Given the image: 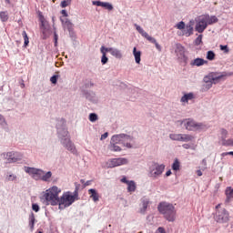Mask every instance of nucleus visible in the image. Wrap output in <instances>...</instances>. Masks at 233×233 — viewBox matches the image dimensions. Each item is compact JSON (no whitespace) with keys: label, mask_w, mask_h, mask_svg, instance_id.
Instances as JSON below:
<instances>
[{"label":"nucleus","mask_w":233,"mask_h":233,"mask_svg":"<svg viewBox=\"0 0 233 233\" xmlns=\"http://www.w3.org/2000/svg\"><path fill=\"white\" fill-rule=\"evenodd\" d=\"M227 77V73L210 72L203 77L200 92H208L213 85H218L221 79Z\"/></svg>","instance_id":"obj_1"},{"label":"nucleus","mask_w":233,"mask_h":233,"mask_svg":"<svg viewBox=\"0 0 233 233\" xmlns=\"http://www.w3.org/2000/svg\"><path fill=\"white\" fill-rule=\"evenodd\" d=\"M59 192H61V189L56 186L47 189L42 198L44 203L46 205H52L53 207L59 205Z\"/></svg>","instance_id":"obj_2"},{"label":"nucleus","mask_w":233,"mask_h":233,"mask_svg":"<svg viewBox=\"0 0 233 233\" xmlns=\"http://www.w3.org/2000/svg\"><path fill=\"white\" fill-rule=\"evenodd\" d=\"M178 123L190 132H200L201 130H208V125L204 123L196 122L192 118H186L184 120H179Z\"/></svg>","instance_id":"obj_3"},{"label":"nucleus","mask_w":233,"mask_h":233,"mask_svg":"<svg viewBox=\"0 0 233 233\" xmlns=\"http://www.w3.org/2000/svg\"><path fill=\"white\" fill-rule=\"evenodd\" d=\"M158 212L164 216L167 221L174 222L176 221V208L174 205L168 202H161L158 207Z\"/></svg>","instance_id":"obj_4"},{"label":"nucleus","mask_w":233,"mask_h":233,"mask_svg":"<svg viewBox=\"0 0 233 233\" xmlns=\"http://www.w3.org/2000/svg\"><path fill=\"white\" fill-rule=\"evenodd\" d=\"M75 187H76V189H75L74 195H70V193L68 192L64 194L59 198L58 205H59L60 210H63V208H66V207H70V205H72V203H74V201L77 199V196H78V192L81 185L75 183Z\"/></svg>","instance_id":"obj_5"},{"label":"nucleus","mask_w":233,"mask_h":233,"mask_svg":"<svg viewBox=\"0 0 233 233\" xmlns=\"http://www.w3.org/2000/svg\"><path fill=\"white\" fill-rule=\"evenodd\" d=\"M57 137L60 143H63L64 139H70L68 129H66V123L65 119H60L56 123Z\"/></svg>","instance_id":"obj_6"},{"label":"nucleus","mask_w":233,"mask_h":233,"mask_svg":"<svg viewBox=\"0 0 233 233\" xmlns=\"http://www.w3.org/2000/svg\"><path fill=\"white\" fill-rule=\"evenodd\" d=\"M163 172H165V165L154 163L149 167V177L157 179V177H161Z\"/></svg>","instance_id":"obj_7"},{"label":"nucleus","mask_w":233,"mask_h":233,"mask_svg":"<svg viewBox=\"0 0 233 233\" xmlns=\"http://www.w3.org/2000/svg\"><path fill=\"white\" fill-rule=\"evenodd\" d=\"M134 26L136 27L137 32H138V34H140V35H142V37H145L146 39H147V41H149V43H153V45H155L157 50H158V52H161L162 47L157 43V40H156V38L150 36L148 35V33L145 32V30L142 29L141 26L138 25L137 24H135Z\"/></svg>","instance_id":"obj_8"},{"label":"nucleus","mask_w":233,"mask_h":233,"mask_svg":"<svg viewBox=\"0 0 233 233\" xmlns=\"http://www.w3.org/2000/svg\"><path fill=\"white\" fill-rule=\"evenodd\" d=\"M2 156L7 163H17V161H21V159H23V153L18 151H9L2 154Z\"/></svg>","instance_id":"obj_9"},{"label":"nucleus","mask_w":233,"mask_h":233,"mask_svg":"<svg viewBox=\"0 0 233 233\" xmlns=\"http://www.w3.org/2000/svg\"><path fill=\"white\" fill-rule=\"evenodd\" d=\"M214 219L217 221V223H228L230 215L227 209L221 208L216 211Z\"/></svg>","instance_id":"obj_10"},{"label":"nucleus","mask_w":233,"mask_h":233,"mask_svg":"<svg viewBox=\"0 0 233 233\" xmlns=\"http://www.w3.org/2000/svg\"><path fill=\"white\" fill-rule=\"evenodd\" d=\"M121 165H128V159L125 157L111 158L106 161L104 167L106 168H116V167H121Z\"/></svg>","instance_id":"obj_11"},{"label":"nucleus","mask_w":233,"mask_h":233,"mask_svg":"<svg viewBox=\"0 0 233 233\" xmlns=\"http://www.w3.org/2000/svg\"><path fill=\"white\" fill-rule=\"evenodd\" d=\"M25 172L29 174V176L32 177L35 181H39V179H41V176L45 174L44 170L30 167H25Z\"/></svg>","instance_id":"obj_12"},{"label":"nucleus","mask_w":233,"mask_h":233,"mask_svg":"<svg viewBox=\"0 0 233 233\" xmlns=\"http://www.w3.org/2000/svg\"><path fill=\"white\" fill-rule=\"evenodd\" d=\"M60 143L64 147V148H66V150H68V152L74 154L75 156L77 155V149L76 148V145L72 142L70 138L64 139Z\"/></svg>","instance_id":"obj_13"},{"label":"nucleus","mask_w":233,"mask_h":233,"mask_svg":"<svg viewBox=\"0 0 233 233\" xmlns=\"http://www.w3.org/2000/svg\"><path fill=\"white\" fill-rule=\"evenodd\" d=\"M207 22L205 21L204 16H200L198 18L197 20V24L195 26V30L196 32H198V34H203V32H205V30H207Z\"/></svg>","instance_id":"obj_14"},{"label":"nucleus","mask_w":233,"mask_h":233,"mask_svg":"<svg viewBox=\"0 0 233 233\" xmlns=\"http://www.w3.org/2000/svg\"><path fill=\"white\" fill-rule=\"evenodd\" d=\"M40 21H41V25L40 28L42 30V34L44 35H50V25H48V21H46L45 19V17H40Z\"/></svg>","instance_id":"obj_15"},{"label":"nucleus","mask_w":233,"mask_h":233,"mask_svg":"<svg viewBox=\"0 0 233 233\" xmlns=\"http://www.w3.org/2000/svg\"><path fill=\"white\" fill-rule=\"evenodd\" d=\"M84 97H86V99H87L91 103H98L99 101V97H97V95H96L94 91H85Z\"/></svg>","instance_id":"obj_16"},{"label":"nucleus","mask_w":233,"mask_h":233,"mask_svg":"<svg viewBox=\"0 0 233 233\" xmlns=\"http://www.w3.org/2000/svg\"><path fill=\"white\" fill-rule=\"evenodd\" d=\"M106 52H109L116 59H123V52L116 47H106Z\"/></svg>","instance_id":"obj_17"},{"label":"nucleus","mask_w":233,"mask_h":233,"mask_svg":"<svg viewBox=\"0 0 233 233\" xmlns=\"http://www.w3.org/2000/svg\"><path fill=\"white\" fill-rule=\"evenodd\" d=\"M92 5H94V6H102V8H105L109 12H112V10H114V5L108 2L93 1Z\"/></svg>","instance_id":"obj_18"},{"label":"nucleus","mask_w":233,"mask_h":233,"mask_svg":"<svg viewBox=\"0 0 233 233\" xmlns=\"http://www.w3.org/2000/svg\"><path fill=\"white\" fill-rule=\"evenodd\" d=\"M122 145L127 148H132V141H134V137H130L129 135L123 134L122 135Z\"/></svg>","instance_id":"obj_19"},{"label":"nucleus","mask_w":233,"mask_h":233,"mask_svg":"<svg viewBox=\"0 0 233 233\" xmlns=\"http://www.w3.org/2000/svg\"><path fill=\"white\" fill-rule=\"evenodd\" d=\"M175 53L178 59H184L185 57V47L181 44H177Z\"/></svg>","instance_id":"obj_20"},{"label":"nucleus","mask_w":233,"mask_h":233,"mask_svg":"<svg viewBox=\"0 0 233 233\" xmlns=\"http://www.w3.org/2000/svg\"><path fill=\"white\" fill-rule=\"evenodd\" d=\"M204 17V21H206V25L208 26V25H215V23H218V21H219V19H218L216 17V15H202Z\"/></svg>","instance_id":"obj_21"},{"label":"nucleus","mask_w":233,"mask_h":233,"mask_svg":"<svg viewBox=\"0 0 233 233\" xmlns=\"http://www.w3.org/2000/svg\"><path fill=\"white\" fill-rule=\"evenodd\" d=\"M203 65H208V61L203 58H196L190 62L191 66H203Z\"/></svg>","instance_id":"obj_22"},{"label":"nucleus","mask_w":233,"mask_h":233,"mask_svg":"<svg viewBox=\"0 0 233 233\" xmlns=\"http://www.w3.org/2000/svg\"><path fill=\"white\" fill-rule=\"evenodd\" d=\"M142 207L140 208V214H146L148 205H150V200L147 198L141 199Z\"/></svg>","instance_id":"obj_23"},{"label":"nucleus","mask_w":233,"mask_h":233,"mask_svg":"<svg viewBox=\"0 0 233 233\" xmlns=\"http://www.w3.org/2000/svg\"><path fill=\"white\" fill-rule=\"evenodd\" d=\"M5 181L11 182V183H17V175L14 174L11 171H8L5 174Z\"/></svg>","instance_id":"obj_24"},{"label":"nucleus","mask_w":233,"mask_h":233,"mask_svg":"<svg viewBox=\"0 0 233 233\" xmlns=\"http://www.w3.org/2000/svg\"><path fill=\"white\" fill-rule=\"evenodd\" d=\"M62 25L64 28H67L68 32H72L74 28V24L68 18H61Z\"/></svg>","instance_id":"obj_25"},{"label":"nucleus","mask_w":233,"mask_h":233,"mask_svg":"<svg viewBox=\"0 0 233 233\" xmlns=\"http://www.w3.org/2000/svg\"><path fill=\"white\" fill-rule=\"evenodd\" d=\"M100 52L102 54V57H101V63L102 65H106V63H108V57L106 56V47H105V46H102L100 48Z\"/></svg>","instance_id":"obj_26"},{"label":"nucleus","mask_w":233,"mask_h":233,"mask_svg":"<svg viewBox=\"0 0 233 233\" xmlns=\"http://www.w3.org/2000/svg\"><path fill=\"white\" fill-rule=\"evenodd\" d=\"M194 139H196V137L192 135H188V134H180V141L182 143H188L190 141H194Z\"/></svg>","instance_id":"obj_27"},{"label":"nucleus","mask_w":233,"mask_h":233,"mask_svg":"<svg viewBox=\"0 0 233 233\" xmlns=\"http://www.w3.org/2000/svg\"><path fill=\"white\" fill-rule=\"evenodd\" d=\"M111 143H116V145H123V134L114 135L111 137Z\"/></svg>","instance_id":"obj_28"},{"label":"nucleus","mask_w":233,"mask_h":233,"mask_svg":"<svg viewBox=\"0 0 233 233\" xmlns=\"http://www.w3.org/2000/svg\"><path fill=\"white\" fill-rule=\"evenodd\" d=\"M133 56L135 57V61L137 65H139L141 63V51H137V47L133 48Z\"/></svg>","instance_id":"obj_29"},{"label":"nucleus","mask_w":233,"mask_h":233,"mask_svg":"<svg viewBox=\"0 0 233 233\" xmlns=\"http://www.w3.org/2000/svg\"><path fill=\"white\" fill-rule=\"evenodd\" d=\"M88 194L90 195V198H92L93 201H95V203L99 201V194H97V191L96 189H89Z\"/></svg>","instance_id":"obj_30"},{"label":"nucleus","mask_w":233,"mask_h":233,"mask_svg":"<svg viewBox=\"0 0 233 233\" xmlns=\"http://www.w3.org/2000/svg\"><path fill=\"white\" fill-rule=\"evenodd\" d=\"M192 99H194V93H187L181 97L180 101L181 103H188V101H192Z\"/></svg>","instance_id":"obj_31"},{"label":"nucleus","mask_w":233,"mask_h":233,"mask_svg":"<svg viewBox=\"0 0 233 233\" xmlns=\"http://www.w3.org/2000/svg\"><path fill=\"white\" fill-rule=\"evenodd\" d=\"M226 203H230V199H233V188L232 187H227L226 189Z\"/></svg>","instance_id":"obj_32"},{"label":"nucleus","mask_w":233,"mask_h":233,"mask_svg":"<svg viewBox=\"0 0 233 233\" xmlns=\"http://www.w3.org/2000/svg\"><path fill=\"white\" fill-rule=\"evenodd\" d=\"M51 177H52V173H51V171H47L46 173H45V171H44V174L41 175L40 179H41L42 181L47 182V181H50V178H51Z\"/></svg>","instance_id":"obj_33"},{"label":"nucleus","mask_w":233,"mask_h":233,"mask_svg":"<svg viewBox=\"0 0 233 233\" xmlns=\"http://www.w3.org/2000/svg\"><path fill=\"white\" fill-rule=\"evenodd\" d=\"M220 134H221V143L222 145H225V141H227V136H228V131L225 128L220 129Z\"/></svg>","instance_id":"obj_34"},{"label":"nucleus","mask_w":233,"mask_h":233,"mask_svg":"<svg viewBox=\"0 0 233 233\" xmlns=\"http://www.w3.org/2000/svg\"><path fill=\"white\" fill-rule=\"evenodd\" d=\"M109 150H111V152H121V147L117 146V144L112 143V141H110Z\"/></svg>","instance_id":"obj_35"},{"label":"nucleus","mask_w":233,"mask_h":233,"mask_svg":"<svg viewBox=\"0 0 233 233\" xmlns=\"http://www.w3.org/2000/svg\"><path fill=\"white\" fill-rule=\"evenodd\" d=\"M35 225V216L34 215V213H31V215L29 216V228L30 230H34V226Z\"/></svg>","instance_id":"obj_36"},{"label":"nucleus","mask_w":233,"mask_h":233,"mask_svg":"<svg viewBox=\"0 0 233 233\" xmlns=\"http://www.w3.org/2000/svg\"><path fill=\"white\" fill-rule=\"evenodd\" d=\"M169 139H171V141H181V134H170Z\"/></svg>","instance_id":"obj_37"},{"label":"nucleus","mask_w":233,"mask_h":233,"mask_svg":"<svg viewBox=\"0 0 233 233\" xmlns=\"http://www.w3.org/2000/svg\"><path fill=\"white\" fill-rule=\"evenodd\" d=\"M127 190L129 192H136V182L134 181H129L127 184Z\"/></svg>","instance_id":"obj_38"},{"label":"nucleus","mask_w":233,"mask_h":233,"mask_svg":"<svg viewBox=\"0 0 233 233\" xmlns=\"http://www.w3.org/2000/svg\"><path fill=\"white\" fill-rule=\"evenodd\" d=\"M206 57L208 61H214L216 59V53L214 51H208Z\"/></svg>","instance_id":"obj_39"},{"label":"nucleus","mask_w":233,"mask_h":233,"mask_svg":"<svg viewBox=\"0 0 233 233\" xmlns=\"http://www.w3.org/2000/svg\"><path fill=\"white\" fill-rule=\"evenodd\" d=\"M98 119H99V116H97V114L96 113L89 114V121H91V123H96V121H97Z\"/></svg>","instance_id":"obj_40"},{"label":"nucleus","mask_w":233,"mask_h":233,"mask_svg":"<svg viewBox=\"0 0 233 233\" xmlns=\"http://www.w3.org/2000/svg\"><path fill=\"white\" fill-rule=\"evenodd\" d=\"M179 167H180L179 160L176 158L174 160V163L172 164V169L177 172V170H179Z\"/></svg>","instance_id":"obj_41"},{"label":"nucleus","mask_w":233,"mask_h":233,"mask_svg":"<svg viewBox=\"0 0 233 233\" xmlns=\"http://www.w3.org/2000/svg\"><path fill=\"white\" fill-rule=\"evenodd\" d=\"M0 19L1 21H3L4 23L8 21V13L6 12H1L0 13Z\"/></svg>","instance_id":"obj_42"},{"label":"nucleus","mask_w":233,"mask_h":233,"mask_svg":"<svg viewBox=\"0 0 233 233\" xmlns=\"http://www.w3.org/2000/svg\"><path fill=\"white\" fill-rule=\"evenodd\" d=\"M22 35L24 37V46H28V43H30V41L28 40V35H26V31H23Z\"/></svg>","instance_id":"obj_43"},{"label":"nucleus","mask_w":233,"mask_h":233,"mask_svg":"<svg viewBox=\"0 0 233 233\" xmlns=\"http://www.w3.org/2000/svg\"><path fill=\"white\" fill-rule=\"evenodd\" d=\"M0 127H8V124L6 123V119L3 115L0 114Z\"/></svg>","instance_id":"obj_44"},{"label":"nucleus","mask_w":233,"mask_h":233,"mask_svg":"<svg viewBox=\"0 0 233 233\" xmlns=\"http://www.w3.org/2000/svg\"><path fill=\"white\" fill-rule=\"evenodd\" d=\"M223 147H233V138H228L227 140H224Z\"/></svg>","instance_id":"obj_45"},{"label":"nucleus","mask_w":233,"mask_h":233,"mask_svg":"<svg viewBox=\"0 0 233 233\" xmlns=\"http://www.w3.org/2000/svg\"><path fill=\"white\" fill-rule=\"evenodd\" d=\"M72 3V0H64L61 2L60 6L62 8H66V6H69V5Z\"/></svg>","instance_id":"obj_46"},{"label":"nucleus","mask_w":233,"mask_h":233,"mask_svg":"<svg viewBox=\"0 0 233 233\" xmlns=\"http://www.w3.org/2000/svg\"><path fill=\"white\" fill-rule=\"evenodd\" d=\"M203 43V35H199L196 40H195V45L199 46L200 44Z\"/></svg>","instance_id":"obj_47"},{"label":"nucleus","mask_w":233,"mask_h":233,"mask_svg":"<svg viewBox=\"0 0 233 233\" xmlns=\"http://www.w3.org/2000/svg\"><path fill=\"white\" fill-rule=\"evenodd\" d=\"M176 27L177 30H184L185 28V22L181 21L178 24H177Z\"/></svg>","instance_id":"obj_48"},{"label":"nucleus","mask_w":233,"mask_h":233,"mask_svg":"<svg viewBox=\"0 0 233 233\" xmlns=\"http://www.w3.org/2000/svg\"><path fill=\"white\" fill-rule=\"evenodd\" d=\"M57 77H59L57 75H54L51 78L50 81L53 85H56L57 84Z\"/></svg>","instance_id":"obj_49"},{"label":"nucleus","mask_w":233,"mask_h":233,"mask_svg":"<svg viewBox=\"0 0 233 233\" xmlns=\"http://www.w3.org/2000/svg\"><path fill=\"white\" fill-rule=\"evenodd\" d=\"M187 31L188 35H192V34L194 32V27L192 25H187Z\"/></svg>","instance_id":"obj_50"},{"label":"nucleus","mask_w":233,"mask_h":233,"mask_svg":"<svg viewBox=\"0 0 233 233\" xmlns=\"http://www.w3.org/2000/svg\"><path fill=\"white\" fill-rule=\"evenodd\" d=\"M32 208L35 212H37L39 210V205L37 204H33Z\"/></svg>","instance_id":"obj_51"},{"label":"nucleus","mask_w":233,"mask_h":233,"mask_svg":"<svg viewBox=\"0 0 233 233\" xmlns=\"http://www.w3.org/2000/svg\"><path fill=\"white\" fill-rule=\"evenodd\" d=\"M157 233H167V231L165 230V228L159 227L157 230Z\"/></svg>","instance_id":"obj_52"},{"label":"nucleus","mask_w":233,"mask_h":233,"mask_svg":"<svg viewBox=\"0 0 233 233\" xmlns=\"http://www.w3.org/2000/svg\"><path fill=\"white\" fill-rule=\"evenodd\" d=\"M220 50H224L226 52V54H228V46H220Z\"/></svg>","instance_id":"obj_53"},{"label":"nucleus","mask_w":233,"mask_h":233,"mask_svg":"<svg viewBox=\"0 0 233 233\" xmlns=\"http://www.w3.org/2000/svg\"><path fill=\"white\" fill-rule=\"evenodd\" d=\"M54 39H55V46H57V39H58V37H57V33L56 31L54 33Z\"/></svg>","instance_id":"obj_54"},{"label":"nucleus","mask_w":233,"mask_h":233,"mask_svg":"<svg viewBox=\"0 0 233 233\" xmlns=\"http://www.w3.org/2000/svg\"><path fill=\"white\" fill-rule=\"evenodd\" d=\"M106 137H108V132L104 133V134L101 136L100 139H101V141H103V139H106Z\"/></svg>","instance_id":"obj_55"},{"label":"nucleus","mask_w":233,"mask_h":233,"mask_svg":"<svg viewBox=\"0 0 233 233\" xmlns=\"http://www.w3.org/2000/svg\"><path fill=\"white\" fill-rule=\"evenodd\" d=\"M182 147H183V148H185L186 150H188V148H191L190 144H183Z\"/></svg>","instance_id":"obj_56"},{"label":"nucleus","mask_w":233,"mask_h":233,"mask_svg":"<svg viewBox=\"0 0 233 233\" xmlns=\"http://www.w3.org/2000/svg\"><path fill=\"white\" fill-rule=\"evenodd\" d=\"M61 14L64 15V17H68V13H66V10H62Z\"/></svg>","instance_id":"obj_57"},{"label":"nucleus","mask_w":233,"mask_h":233,"mask_svg":"<svg viewBox=\"0 0 233 233\" xmlns=\"http://www.w3.org/2000/svg\"><path fill=\"white\" fill-rule=\"evenodd\" d=\"M121 182H122V183H126V184L128 185L130 181L127 180V177H123V178L121 179Z\"/></svg>","instance_id":"obj_58"},{"label":"nucleus","mask_w":233,"mask_h":233,"mask_svg":"<svg viewBox=\"0 0 233 233\" xmlns=\"http://www.w3.org/2000/svg\"><path fill=\"white\" fill-rule=\"evenodd\" d=\"M197 176H198V177H201V176H203V172H201V170H197Z\"/></svg>","instance_id":"obj_59"},{"label":"nucleus","mask_w":233,"mask_h":233,"mask_svg":"<svg viewBox=\"0 0 233 233\" xmlns=\"http://www.w3.org/2000/svg\"><path fill=\"white\" fill-rule=\"evenodd\" d=\"M171 175H172V171L168 170L166 172L167 177H168V176H171Z\"/></svg>","instance_id":"obj_60"},{"label":"nucleus","mask_w":233,"mask_h":233,"mask_svg":"<svg viewBox=\"0 0 233 233\" xmlns=\"http://www.w3.org/2000/svg\"><path fill=\"white\" fill-rule=\"evenodd\" d=\"M216 210H221V204L216 206Z\"/></svg>","instance_id":"obj_61"},{"label":"nucleus","mask_w":233,"mask_h":233,"mask_svg":"<svg viewBox=\"0 0 233 233\" xmlns=\"http://www.w3.org/2000/svg\"><path fill=\"white\" fill-rule=\"evenodd\" d=\"M88 185H90V180H87V181L84 184V187H88Z\"/></svg>","instance_id":"obj_62"},{"label":"nucleus","mask_w":233,"mask_h":233,"mask_svg":"<svg viewBox=\"0 0 233 233\" xmlns=\"http://www.w3.org/2000/svg\"><path fill=\"white\" fill-rule=\"evenodd\" d=\"M222 157H225V156H228V152H225L221 154Z\"/></svg>","instance_id":"obj_63"},{"label":"nucleus","mask_w":233,"mask_h":233,"mask_svg":"<svg viewBox=\"0 0 233 233\" xmlns=\"http://www.w3.org/2000/svg\"><path fill=\"white\" fill-rule=\"evenodd\" d=\"M228 156H233V151L228 152Z\"/></svg>","instance_id":"obj_64"}]
</instances>
